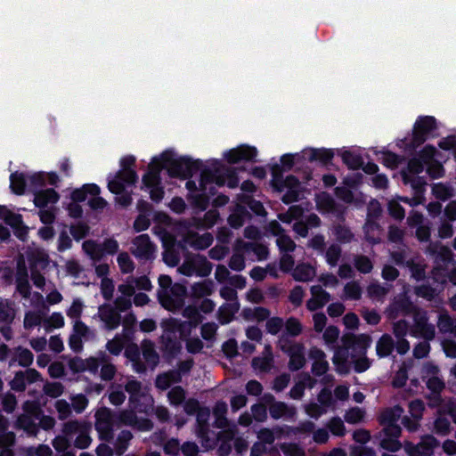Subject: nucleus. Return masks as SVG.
I'll return each instance as SVG.
<instances>
[{"label": "nucleus", "instance_id": "1", "mask_svg": "<svg viewBox=\"0 0 456 456\" xmlns=\"http://www.w3.org/2000/svg\"><path fill=\"white\" fill-rule=\"evenodd\" d=\"M133 161V159H123V169L120 170L108 183L109 190L117 195L116 200L121 206H128L132 202V198L129 193L125 192V184H133L136 180L135 172L126 167V162Z\"/></svg>", "mask_w": 456, "mask_h": 456}, {"label": "nucleus", "instance_id": "2", "mask_svg": "<svg viewBox=\"0 0 456 456\" xmlns=\"http://www.w3.org/2000/svg\"><path fill=\"white\" fill-rule=\"evenodd\" d=\"M277 347L289 355V361L288 366L291 371H297L305 365V347L304 344L292 341L285 335H281L278 338Z\"/></svg>", "mask_w": 456, "mask_h": 456}, {"label": "nucleus", "instance_id": "3", "mask_svg": "<svg viewBox=\"0 0 456 456\" xmlns=\"http://www.w3.org/2000/svg\"><path fill=\"white\" fill-rule=\"evenodd\" d=\"M118 240L113 238L105 239L102 243L87 240L82 244L83 251L94 264L100 262L105 255H115L118 253Z\"/></svg>", "mask_w": 456, "mask_h": 456}, {"label": "nucleus", "instance_id": "4", "mask_svg": "<svg viewBox=\"0 0 456 456\" xmlns=\"http://www.w3.org/2000/svg\"><path fill=\"white\" fill-rule=\"evenodd\" d=\"M186 295V287L180 283H175L168 291L157 293L161 306L170 312H176L183 309Z\"/></svg>", "mask_w": 456, "mask_h": 456}, {"label": "nucleus", "instance_id": "5", "mask_svg": "<svg viewBox=\"0 0 456 456\" xmlns=\"http://www.w3.org/2000/svg\"><path fill=\"white\" fill-rule=\"evenodd\" d=\"M212 183L222 186L224 183V180L217 176L211 170L204 169L201 172L200 181V191L203 193H194L190 196L191 204L201 211L205 210L208 206V198L205 192L208 191V185Z\"/></svg>", "mask_w": 456, "mask_h": 456}, {"label": "nucleus", "instance_id": "6", "mask_svg": "<svg viewBox=\"0 0 456 456\" xmlns=\"http://www.w3.org/2000/svg\"><path fill=\"white\" fill-rule=\"evenodd\" d=\"M212 268V264L206 256L197 254L186 257L177 270L185 276L195 274L200 277H207L210 274Z\"/></svg>", "mask_w": 456, "mask_h": 456}, {"label": "nucleus", "instance_id": "7", "mask_svg": "<svg viewBox=\"0 0 456 456\" xmlns=\"http://www.w3.org/2000/svg\"><path fill=\"white\" fill-rule=\"evenodd\" d=\"M94 427L101 440L110 442L114 437L115 414L107 408L101 407L94 413Z\"/></svg>", "mask_w": 456, "mask_h": 456}, {"label": "nucleus", "instance_id": "8", "mask_svg": "<svg viewBox=\"0 0 456 456\" xmlns=\"http://www.w3.org/2000/svg\"><path fill=\"white\" fill-rule=\"evenodd\" d=\"M413 323L410 329L411 336L422 338L425 340H433L436 337L435 326L428 322V313L422 309H416L412 315Z\"/></svg>", "mask_w": 456, "mask_h": 456}, {"label": "nucleus", "instance_id": "9", "mask_svg": "<svg viewBox=\"0 0 456 456\" xmlns=\"http://www.w3.org/2000/svg\"><path fill=\"white\" fill-rule=\"evenodd\" d=\"M130 252L137 259L149 261L155 257L156 245L148 234H141L132 240Z\"/></svg>", "mask_w": 456, "mask_h": 456}, {"label": "nucleus", "instance_id": "10", "mask_svg": "<svg viewBox=\"0 0 456 456\" xmlns=\"http://www.w3.org/2000/svg\"><path fill=\"white\" fill-rule=\"evenodd\" d=\"M425 254L432 257L433 266H447L453 260L451 248L440 241H429L425 248Z\"/></svg>", "mask_w": 456, "mask_h": 456}, {"label": "nucleus", "instance_id": "11", "mask_svg": "<svg viewBox=\"0 0 456 456\" xmlns=\"http://www.w3.org/2000/svg\"><path fill=\"white\" fill-rule=\"evenodd\" d=\"M266 230L274 237H276V245L281 253L293 252L297 245L291 237L286 232L285 229L278 221H271Z\"/></svg>", "mask_w": 456, "mask_h": 456}, {"label": "nucleus", "instance_id": "12", "mask_svg": "<svg viewBox=\"0 0 456 456\" xmlns=\"http://www.w3.org/2000/svg\"><path fill=\"white\" fill-rule=\"evenodd\" d=\"M439 446V441L433 436H424L420 442L414 444L411 442L405 443L404 450L408 456H432L434 450Z\"/></svg>", "mask_w": 456, "mask_h": 456}, {"label": "nucleus", "instance_id": "13", "mask_svg": "<svg viewBox=\"0 0 456 456\" xmlns=\"http://www.w3.org/2000/svg\"><path fill=\"white\" fill-rule=\"evenodd\" d=\"M419 309L411 301L407 293L398 296L395 301L387 309V316L388 319L395 320L399 315L414 314V311Z\"/></svg>", "mask_w": 456, "mask_h": 456}, {"label": "nucleus", "instance_id": "14", "mask_svg": "<svg viewBox=\"0 0 456 456\" xmlns=\"http://www.w3.org/2000/svg\"><path fill=\"white\" fill-rule=\"evenodd\" d=\"M118 419L122 425L129 426L139 431H150L154 424L150 419L139 418L134 411L125 409L118 412Z\"/></svg>", "mask_w": 456, "mask_h": 456}, {"label": "nucleus", "instance_id": "15", "mask_svg": "<svg viewBox=\"0 0 456 456\" xmlns=\"http://www.w3.org/2000/svg\"><path fill=\"white\" fill-rule=\"evenodd\" d=\"M436 128V119L433 117L426 116L419 118L413 127L412 145L417 147L427 139V134Z\"/></svg>", "mask_w": 456, "mask_h": 456}, {"label": "nucleus", "instance_id": "16", "mask_svg": "<svg viewBox=\"0 0 456 456\" xmlns=\"http://www.w3.org/2000/svg\"><path fill=\"white\" fill-rule=\"evenodd\" d=\"M97 316L104 324L107 330H116L121 323V314L118 309L110 304H104L99 306Z\"/></svg>", "mask_w": 456, "mask_h": 456}, {"label": "nucleus", "instance_id": "17", "mask_svg": "<svg viewBox=\"0 0 456 456\" xmlns=\"http://www.w3.org/2000/svg\"><path fill=\"white\" fill-rule=\"evenodd\" d=\"M38 416L28 413H20L17 416L13 427L18 430H22L28 436L37 437L39 433V426L37 425Z\"/></svg>", "mask_w": 456, "mask_h": 456}, {"label": "nucleus", "instance_id": "18", "mask_svg": "<svg viewBox=\"0 0 456 456\" xmlns=\"http://www.w3.org/2000/svg\"><path fill=\"white\" fill-rule=\"evenodd\" d=\"M341 341L344 347L346 349L358 347L361 350V354H366L368 347L371 344V337L368 334L354 335L352 333L345 334Z\"/></svg>", "mask_w": 456, "mask_h": 456}, {"label": "nucleus", "instance_id": "19", "mask_svg": "<svg viewBox=\"0 0 456 456\" xmlns=\"http://www.w3.org/2000/svg\"><path fill=\"white\" fill-rule=\"evenodd\" d=\"M308 355L313 361L312 372L314 375L320 377L328 371L329 362L326 360L325 353L322 349L313 346L310 348Z\"/></svg>", "mask_w": 456, "mask_h": 456}, {"label": "nucleus", "instance_id": "20", "mask_svg": "<svg viewBox=\"0 0 456 456\" xmlns=\"http://www.w3.org/2000/svg\"><path fill=\"white\" fill-rule=\"evenodd\" d=\"M251 365L256 371L261 373L269 372L273 368L272 346L270 345H266L261 355L252 359Z\"/></svg>", "mask_w": 456, "mask_h": 456}, {"label": "nucleus", "instance_id": "21", "mask_svg": "<svg viewBox=\"0 0 456 456\" xmlns=\"http://www.w3.org/2000/svg\"><path fill=\"white\" fill-rule=\"evenodd\" d=\"M312 297L306 302V308L311 311H316L324 306L330 300V295L320 285L311 287Z\"/></svg>", "mask_w": 456, "mask_h": 456}, {"label": "nucleus", "instance_id": "22", "mask_svg": "<svg viewBox=\"0 0 456 456\" xmlns=\"http://www.w3.org/2000/svg\"><path fill=\"white\" fill-rule=\"evenodd\" d=\"M16 290L24 298L30 297V285L28 279V272L24 262L20 261L17 265V271L15 274Z\"/></svg>", "mask_w": 456, "mask_h": 456}, {"label": "nucleus", "instance_id": "23", "mask_svg": "<svg viewBox=\"0 0 456 456\" xmlns=\"http://www.w3.org/2000/svg\"><path fill=\"white\" fill-rule=\"evenodd\" d=\"M213 240L214 238L209 232L199 234L194 232H188L183 240L186 245L194 249L201 250L208 248L212 244Z\"/></svg>", "mask_w": 456, "mask_h": 456}, {"label": "nucleus", "instance_id": "24", "mask_svg": "<svg viewBox=\"0 0 456 456\" xmlns=\"http://www.w3.org/2000/svg\"><path fill=\"white\" fill-rule=\"evenodd\" d=\"M270 416L273 419H291L297 414V408L293 405H289L284 402L277 401L269 407Z\"/></svg>", "mask_w": 456, "mask_h": 456}, {"label": "nucleus", "instance_id": "25", "mask_svg": "<svg viewBox=\"0 0 456 456\" xmlns=\"http://www.w3.org/2000/svg\"><path fill=\"white\" fill-rule=\"evenodd\" d=\"M125 391L129 395V403L135 405L139 399L145 395V389L141 381L129 377L124 385Z\"/></svg>", "mask_w": 456, "mask_h": 456}, {"label": "nucleus", "instance_id": "26", "mask_svg": "<svg viewBox=\"0 0 456 456\" xmlns=\"http://www.w3.org/2000/svg\"><path fill=\"white\" fill-rule=\"evenodd\" d=\"M142 354L145 364L151 369H155L159 362V355L155 349V345L151 340L144 339L141 343Z\"/></svg>", "mask_w": 456, "mask_h": 456}, {"label": "nucleus", "instance_id": "27", "mask_svg": "<svg viewBox=\"0 0 456 456\" xmlns=\"http://www.w3.org/2000/svg\"><path fill=\"white\" fill-rule=\"evenodd\" d=\"M317 208L325 213H332L337 216L342 215L344 210H341L334 199L326 192H322L316 196Z\"/></svg>", "mask_w": 456, "mask_h": 456}, {"label": "nucleus", "instance_id": "28", "mask_svg": "<svg viewBox=\"0 0 456 456\" xmlns=\"http://www.w3.org/2000/svg\"><path fill=\"white\" fill-rule=\"evenodd\" d=\"M161 159L165 162L162 167H167L168 172L172 176H181L185 178L189 175L190 171L186 163L171 160L167 153L162 154Z\"/></svg>", "mask_w": 456, "mask_h": 456}, {"label": "nucleus", "instance_id": "29", "mask_svg": "<svg viewBox=\"0 0 456 456\" xmlns=\"http://www.w3.org/2000/svg\"><path fill=\"white\" fill-rule=\"evenodd\" d=\"M161 350L168 355H176L182 348L180 341L175 334L163 333L159 338Z\"/></svg>", "mask_w": 456, "mask_h": 456}, {"label": "nucleus", "instance_id": "30", "mask_svg": "<svg viewBox=\"0 0 456 456\" xmlns=\"http://www.w3.org/2000/svg\"><path fill=\"white\" fill-rule=\"evenodd\" d=\"M405 267L409 268L411 277L417 281H423L427 276V265L419 256H411L409 261H407V265Z\"/></svg>", "mask_w": 456, "mask_h": 456}, {"label": "nucleus", "instance_id": "31", "mask_svg": "<svg viewBox=\"0 0 456 456\" xmlns=\"http://www.w3.org/2000/svg\"><path fill=\"white\" fill-rule=\"evenodd\" d=\"M197 422L199 425L197 435L203 441H205L206 447H212V444H208V441L206 439V436L208 433V419L210 416V410L208 407H201L197 412Z\"/></svg>", "mask_w": 456, "mask_h": 456}, {"label": "nucleus", "instance_id": "32", "mask_svg": "<svg viewBox=\"0 0 456 456\" xmlns=\"http://www.w3.org/2000/svg\"><path fill=\"white\" fill-rule=\"evenodd\" d=\"M363 232L365 240L370 244H378L381 241L382 228L376 220L366 219Z\"/></svg>", "mask_w": 456, "mask_h": 456}, {"label": "nucleus", "instance_id": "33", "mask_svg": "<svg viewBox=\"0 0 456 456\" xmlns=\"http://www.w3.org/2000/svg\"><path fill=\"white\" fill-rule=\"evenodd\" d=\"M256 155V150L254 147L240 146L230 151L227 153V159L230 163H237L240 160H251Z\"/></svg>", "mask_w": 456, "mask_h": 456}, {"label": "nucleus", "instance_id": "34", "mask_svg": "<svg viewBox=\"0 0 456 456\" xmlns=\"http://www.w3.org/2000/svg\"><path fill=\"white\" fill-rule=\"evenodd\" d=\"M240 240H236L233 246V253L228 263L229 267L236 272L242 271L246 266L244 256L246 251L243 247L240 246Z\"/></svg>", "mask_w": 456, "mask_h": 456}, {"label": "nucleus", "instance_id": "35", "mask_svg": "<svg viewBox=\"0 0 456 456\" xmlns=\"http://www.w3.org/2000/svg\"><path fill=\"white\" fill-rule=\"evenodd\" d=\"M395 340L391 335L383 334L376 343V353L379 358L389 356L395 349Z\"/></svg>", "mask_w": 456, "mask_h": 456}, {"label": "nucleus", "instance_id": "36", "mask_svg": "<svg viewBox=\"0 0 456 456\" xmlns=\"http://www.w3.org/2000/svg\"><path fill=\"white\" fill-rule=\"evenodd\" d=\"M16 314L17 310L13 301L10 299L0 300V323L12 324Z\"/></svg>", "mask_w": 456, "mask_h": 456}, {"label": "nucleus", "instance_id": "37", "mask_svg": "<svg viewBox=\"0 0 456 456\" xmlns=\"http://www.w3.org/2000/svg\"><path fill=\"white\" fill-rule=\"evenodd\" d=\"M331 232L337 241L341 244L351 243L354 240V234L351 228L342 223L334 224Z\"/></svg>", "mask_w": 456, "mask_h": 456}, {"label": "nucleus", "instance_id": "38", "mask_svg": "<svg viewBox=\"0 0 456 456\" xmlns=\"http://www.w3.org/2000/svg\"><path fill=\"white\" fill-rule=\"evenodd\" d=\"M45 321V314L40 310H29L24 314L23 328L26 330H32L41 327Z\"/></svg>", "mask_w": 456, "mask_h": 456}, {"label": "nucleus", "instance_id": "39", "mask_svg": "<svg viewBox=\"0 0 456 456\" xmlns=\"http://www.w3.org/2000/svg\"><path fill=\"white\" fill-rule=\"evenodd\" d=\"M316 275L315 267L310 264H299L293 269L292 276L297 281L306 282L313 280Z\"/></svg>", "mask_w": 456, "mask_h": 456}, {"label": "nucleus", "instance_id": "40", "mask_svg": "<svg viewBox=\"0 0 456 456\" xmlns=\"http://www.w3.org/2000/svg\"><path fill=\"white\" fill-rule=\"evenodd\" d=\"M228 411L227 404L224 402H217L213 408V415L215 417L214 427L216 428H224L231 425L226 418Z\"/></svg>", "mask_w": 456, "mask_h": 456}, {"label": "nucleus", "instance_id": "41", "mask_svg": "<svg viewBox=\"0 0 456 456\" xmlns=\"http://www.w3.org/2000/svg\"><path fill=\"white\" fill-rule=\"evenodd\" d=\"M126 357L132 362L133 370L137 373H143L147 370L146 364L141 358V354L136 346H129L125 352Z\"/></svg>", "mask_w": 456, "mask_h": 456}, {"label": "nucleus", "instance_id": "42", "mask_svg": "<svg viewBox=\"0 0 456 456\" xmlns=\"http://www.w3.org/2000/svg\"><path fill=\"white\" fill-rule=\"evenodd\" d=\"M180 373L175 370H170L157 376L155 386L160 390H167L173 383L181 381Z\"/></svg>", "mask_w": 456, "mask_h": 456}, {"label": "nucleus", "instance_id": "43", "mask_svg": "<svg viewBox=\"0 0 456 456\" xmlns=\"http://www.w3.org/2000/svg\"><path fill=\"white\" fill-rule=\"evenodd\" d=\"M59 195L53 189L41 191L35 195V205L40 208H45L48 204H54L58 201Z\"/></svg>", "mask_w": 456, "mask_h": 456}, {"label": "nucleus", "instance_id": "44", "mask_svg": "<svg viewBox=\"0 0 456 456\" xmlns=\"http://www.w3.org/2000/svg\"><path fill=\"white\" fill-rule=\"evenodd\" d=\"M214 292V282L210 280H205L196 282L191 286V296L193 298H202L210 296Z\"/></svg>", "mask_w": 456, "mask_h": 456}, {"label": "nucleus", "instance_id": "45", "mask_svg": "<svg viewBox=\"0 0 456 456\" xmlns=\"http://www.w3.org/2000/svg\"><path fill=\"white\" fill-rule=\"evenodd\" d=\"M118 372L117 366L112 362L110 356L105 353L100 367V378L102 381H111Z\"/></svg>", "mask_w": 456, "mask_h": 456}, {"label": "nucleus", "instance_id": "46", "mask_svg": "<svg viewBox=\"0 0 456 456\" xmlns=\"http://www.w3.org/2000/svg\"><path fill=\"white\" fill-rule=\"evenodd\" d=\"M401 175L404 184H409L414 191V193L419 195H424L426 181L419 176L411 175L406 171H402Z\"/></svg>", "mask_w": 456, "mask_h": 456}, {"label": "nucleus", "instance_id": "47", "mask_svg": "<svg viewBox=\"0 0 456 456\" xmlns=\"http://www.w3.org/2000/svg\"><path fill=\"white\" fill-rule=\"evenodd\" d=\"M90 423L85 420L69 419L65 421L61 427V432L67 437L80 434Z\"/></svg>", "mask_w": 456, "mask_h": 456}, {"label": "nucleus", "instance_id": "48", "mask_svg": "<svg viewBox=\"0 0 456 456\" xmlns=\"http://www.w3.org/2000/svg\"><path fill=\"white\" fill-rule=\"evenodd\" d=\"M403 412V409L395 405L392 408L383 410L379 415V422L381 425L395 424Z\"/></svg>", "mask_w": 456, "mask_h": 456}, {"label": "nucleus", "instance_id": "49", "mask_svg": "<svg viewBox=\"0 0 456 456\" xmlns=\"http://www.w3.org/2000/svg\"><path fill=\"white\" fill-rule=\"evenodd\" d=\"M437 328L441 333H450L456 337V319L447 313H443L439 315Z\"/></svg>", "mask_w": 456, "mask_h": 456}, {"label": "nucleus", "instance_id": "50", "mask_svg": "<svg viewBox=\"0 0 456 456\" xmlns=\"http://www.w3.org/2000/svg\"><path fill=\"white\" fill-rule=\"evenodd\" d=\"M326 263L330 267H336L342 256V248L337 243L330 244L323 252Z\"/></svg>", "mask_w": 456, "mask_h": 456}, {"label": "nucleus", "instance_id": "51", "mask_svg": "<svg viewBox=\"0 0 456 456\" xmlns=\"http://www.w3.org/2000/svg\"><path fill=\"white\" fill-rule=\"evenodd\" d=\"M240 246L243 247L246 252H254L258 260L266 259L269 255L268 248L261 243L245 242L242 240H240Z\"/></svg>", "mask_w": 456, "mask_h": 456}, {"label": "nucleus", "instance_id": "52", "mask_svg": "<svg viewBox=\"0 0 456 456\" xmlns=\"http://www.w3.org/2000/svg\"><path fill=\"white\" fill-rule=\"evenodd\" d=\"M432 194L439 200L445 201L454 196L452 186L438 183L432 185Z\"/></svg>", "mask_w": 456, "mask_h": 456}, {"label": "nucleus", "instance_id": "53", "mask_svg": "<svg viewBox=\"0 0 456 456\" xmlns=\"http://www.w3.org/2000/svg\"><path fill=\"white\" fill-rule=\"evenodd\" d=\"M91 194L92 196L99 195L100 188L95 184H86L84 185L81 189H77L74 191L71 194V199L74 202L84 201L86 199L87 194Z\"/></svg>", "mask_w": 456, "mask_h": 456}, {"label": "nucleus", "instance_id": "54", "mask_svg": "<svg viewBox=\"0 0 456 456\" xmlns=\"http://www.w3.org/2000/svg\"><path fill=\"white\" fill-rule=\"evenodd\" d=\"M343 292L345 299L359 300L362 297V288L359 281H352L345 285Z\"/></svg>", "mask_w": 456, "mask_h": 456}, {"label": "nucleus", "instance_id": "55", "mask_svg": "<svg viewBox=\"0 0 456 456\" xmlns=\"http://www.w3.org/2000/svg\"><path fill=\"white\" fill-rule=\"evenodd\" d=\"M305 155L310 161L319 160L323 164L329 163L333 158V152L326 149H311Z\"/></svg>", "mask_w": 456, "mask_h": 456}, {"label": "nucleus", "instance_id": "56", "mask_svg": "<svg viewBox=\"0 0 456 456\" xmlns=\"http://www.w3.org/2000/svg\"><path fill=\"white\" fill-rule=\"evenodd\" d=\"M34 360L32 352L25 347L18 346L15 349L13 362H17L22 367H28Z\"/></svg>", "mask_w": 456, "mask_h": 456}, {"label": "nucleus", "instance_id": "57", "mask_svg": "<svg viewBox=\"0 0 456 456\" xmlns=\"http://www.w3.org/2000/svg\"><path fill=\"white\" fill-rule=\"evenodd\" d=\"M125 347V334H116L106 343V350L112 355L118 356Z\"/></svg>", "mask_w": 456, "mask_h": 456}, {"label": "nucleus", "instance_id": "58", "mask_svg": "<svg viewBox=\"0 0 456 456\" xmlns=\"http://www.w3.org/2000/svg\"><path fill=\"white\" fill-rule=\"evenodd\" d=\"M355 269L363 274L371 273L373 270V264L370 257L364 255H355L353 258Z\"/></svg>", "mask_w": 456, "mask_h": 456}, {"label": "nucleus", "instance_id": "59", "mask_svg": "<svg viewBox=\"0 0 456 456\" xmlns=\"http://www.w3.org/2000/svg\"><path fill=\"white\" fill-rule=\"evenodd\" d=\"M389 289L390 288L388 286H384L378 282H371L367 287V294L372 299L382 301L389 292Z\"/></svg>", "mask_w": 456, "mask_h": 456}, {"label": "nucleus", "instance_id": "60", "mask_svg": "<svg viewBox=\"0 0 456 456\" xmlns=\"http://www.w3.org/2000/svg\"><path fill=\"white\" fill-rule=\"evenodd\" d=\"M183 316L187 319L186 322L191 323V326L197 327L202 322V316L198 307L194 305H187L183 309Z\"/></svg>", "mask_w": 456, "mask_h": 456}, {"label": "nucleus", "instance_id": "61", "mask_svg": "<svg viewBox=\"0 0 456 456\" xmlns=\"http://www.w3.org/2000/svg\"><path fill=\"white\" fill-rule=\"evenodd\" d=\"M219 213L216 209H211L208 211L202 219L197 218L194 219V224L198 228H210L212 227L218 220Z\"/></svg>", "mask_w": 456, "mask_h": 456}, {"label": "nucleus", "instance_id": "62", "mask_svg": "<svg viewBox=\"0 0 456 456\" xmlns=\"http://www.w3.org/2000/svg\"><path fill=\"white\" fill-rule=\"evenodd\" d=\"M69 400L72 411L77 414L84 412L89 404V400L84 394L71 395Z\"/></svg>", "mask_w": 456, "mask_h": 456}, {"label": "nucleus", "instance_id": "63", "mask_svg": "<svg viewBox=\"0 0 456 456\" xmlns=\"http://www.w3.org/2000/svg\"><path fill=\"white\" fill-rule=\"evenodd\" d=\"M117 262L122 273H131L135 268L133 259L126 251L118 253Z\"/></svg>", "mask_w": 456, "mask_h": 456}, {"label": "nucleus", "instance_id": "64", "mask_svg": "<svg viewBox=\"0 0 456 456\" xmlns=\"http://www.w3.org/2000/svg\"><path fill=\"white\" fill-rule=\"evenodd\" d=\"M280 449L285 456H306L305 449L295 443H283Z\"/></svg>", "mask_w": 456, "mask_h": 456}]
</instances>
